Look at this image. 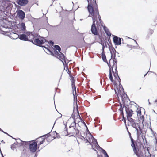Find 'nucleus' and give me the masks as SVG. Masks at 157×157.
I'll return each instance as SVG.
<instances>
[{
    "instance_id": "f257e3e1",
    "label": "nucleus",
    "mask_w": 157,
    "mask_h": 157,
    "mask_svg": "<svg viewBox=\"0 0 157 157\" xmlns=\"http://www.w3.org/2000/svg\"><path fill=\"white\" fill-rule=\"evenodd\" d=\"M93 6L91 4H88L87 7L89 13L88 16L92 18L93 23L91 26V31L92 34L97 35L98 34V30L99 29V26L101 24V20L99 14L98 6L96 3Z\"/></svg>"
},
{
    "instance_id": "f03ea898",
    "label": "nucleus",
    "mask_w": 157,
    "mask_h": 157,
    "mask_svg": "<svg viewBox=\"0 0 157 157\" xmlns=\"http://www.w3.org/2000/svg\"><path fill=\"white\" fill-rule=\"evenodd\" d=\"M78 138L82 140L86 141V143L88 142L92 146L93 149L94 146L96 148H100L97 143V140L95 139L89 132H83L79 133Z\"/></svg>"
},
{
    "instance_id": "7ed1b4c3",
    "label": "nucleus",
    "mask_w": 157,
    "mask_h": 157,
    "mask_svg": "<svg viewBox=\"0 0 157 157\" xmlns=\"http://www.w3.org/2000/svg\"><path fill=\"white\" fill-rule=\"evenodd\" d=\"M125 111L127 113V117L128 120L130 122L131 126L135 128L137 131V135L139 136L141 133L142 130L140 126L139 123H136L135 121L131 117L132 116L133 111L132 109L125 106Z\"/></svg>"
},
{
    "instance_id": "20e7f679",
    "label": "nucleus",
    "mask_w": 157,
    "mask_h": 157,
    "mask_svg": "<svg viewBox=\"0 0 157 157\" xmlns=\"http://www.w3.org/2000/svg\"><path fill=\"white\" fill-rule=\"evenodd\" d=\"M76 111L77 113H76V116H75L74 113H73L71 115V117L73 119L74 122L71 124V126L69 127V134L70 135V136H74L78 137L79 136V130L75 128L74 126H76V119L78 118V116L80 117L79 113L78 111V106L77 102L76 103Z\"/></svg>"
},
{
    "instance_id": "39448f33",
    "label": "nucleus",
    "mask_w": 157,
    "mask_h": 157,
    "mask_svg": "<svg viewBox=\"0 0 157 157\" xmlns=\"http://www.w3.org/2000/svg\"><path fill=\"white\" fill-rule=\"evenodd\" d=\"M110 53H111V58L113 56V53L114 54V58L112 59H111V62H113V65H112V72L113 73V75L115 78H118L120 79L118 75L117 71V61L115 60V52H116L115 50L113 48L112 49V51L110 50Z\"/></svg>"
},
{
    "instance_id": "423d86ee",
    "label": "nucleus",
    "mask_w": 157,
    "mask_h": 157,
    "mask_svg": "<svg viewBox=\"0 0 157 157\" xmlns=\"http://www.w3.org/2000/svg\"><path fill=\"white\" fill-rule=\"evenodd\" d=\"M32 42L34 44L37 45H40L42 44L46 41L45 39L43 37H39L37 34L33 35V37L32 39Z\"/></svg>"
},
{
    "instance_id": "0eeeda50",
    "label": "nucleus",
    "mask_w": 157,
    "mask_h": 157,
    "mask_svg": "<svg viewBox=\"0 0 157 157\" xmlns=\"http://www.w3.org/2000/svg\"><path fill=\"white\" fill-rule=\"evenodd\" d=\"M33 37V35L31 32H28L26 35L25 34L19 35V38L21 40L25 41H31L32 40V39Z\"/></svg>"
},
{
    "instance_id": "6e6552de",
    "label": "nucleus",
    "mask_w": 157,
    "mask_h": 157,
    "mask_svg": "<svg viewBox=\"0 0 157 157\" xmlns=\"http://www.w3.org/2000/svg\"><path fill=\"white\" fill-rule=\"evenodd\" d=\"M37 144L36 142H32L29 144V150L32 152H35L37 148Z\"/></svg>"
},
{
    "instance_id": "1a4fd4ad",
    "label": "nucleus",
    "mask_w": 157,
    "mask_h": 157,
    "mask_svg": "<svg viewBox=\"0 0 157 157\" xmlns=\"http://www.w3.org/2000/svg\"><path fill=\"white\" fill-rule=\"evenodd\" d=\"M17 15L20 19L23 20L25 18V14L22 10H19L17 13Z\"/></svg>"
},
{
    "instance_id": "9d476101",
    "label": "nucleus",
    "mask_w": 157,
    "mask_h": 157,
    "mask_svg": "<svg viewBox=\"0 0 157 157\" xmlns=\"http://www.w3.org/2000/svg\"><path fill=\"white\" fill-rule=\"evenodd\" d=\"M111 59H110L109 63L107 62V63L108 65V66L109 67V79L112 82H113V78L112 72H111V71L112 70V69L111 68L112 64H111Z\"/></svg>"
},
{
    "instance_id": "9b49d317",
    "label": "nucleus",
    "mask_w": 157,
    "mask_h": 157,
    "mask_svg": "<svg viewBox=\"0 0 157 157\" xmlns=\"http://www.w3.org/2000/svg\"><path fill=\"white\" fill-rule=\"evenodd\" d=\"M113 41L115 45H120L121 42V38L114 36L113 38Z\"/></svg>"
},
{
    "instance_id": "f8f14e48",
    "label": "nucleus",
    "mask_w": 157,
    "mask_h": 157,
    "mask_svg": "<svg viewBox=\"0 0 157 157\" xmlns=\"http://www.w3.org/2000/svg\"><path fill=\"white\" fill-rule=\"evenodd\" d=\"M61 54H59L58 56L59 59L62 61L64 65L66 64L65 58L64 54L61 52Z\"/></svg>"
},
{
    "instance_id": "ddd939ff",
    "label": "nucleus",
    "mask_w": 157,
    "mask_h": 157,
    "mask_svg": "<svg viewBox=\"0 0 157 157\" xmlns=\"http://www.w3.org/2000/svg\"><path fill=\"white\" fill-rule=\"evenodd\" d=\"M7 35H8L10 38L13 39H16L19 38V35L13 32H11L10 33V35L7 34Z\"/></svg>"
},
{
    "instance_id": "4468645a",
    "label": "nucleus",
    "mask_w": 157,
    "mask_h": 157,
    "mask_svg": "<svg viewBox=\"0 0 157 157\" xmlns=\"http://www.w3.org/2000/svg\"><path fill=\"white\" fill-rule=\"evenodd\" d=\"M28 2V0H19L18 4L21 6H24L26 5Z\"/></svg>"
},
{
    "instance_id": "2eb2a0df",
    "label": "nucleus",
    "mask_w": 157,
    "mask_h": 157,
    "mask_svg": "<svg viewBox=\"0 0 157 157\" xmlns=\"http://www.w3.org/2000/svg\"><path fill=\"white\" fill-rule=\"evenodd\" d=\"M64 125L65 128H64V130L62 131L61 133L62 135L67 136L68 135H69V129L67 130V129L66 128V125L65 124Z\"/></svg>"
},
{
    "instance_id": "dca6fc26",
    "label": "nucleus",
    "mask_w": 157,
    "mask_h": 157,
    "mask_svg": "<svg viewBox=\"0 0 157 157\" xmlns=\"http://www.w3.org/2000/svg\"><path fill=\"white\" fill-rule=\"evenodd\" d=\"M32 141H21V143H19V145L21 146V145H24V146H26V145H29L31 143Z\"/></svg>"
},
{
    "instance_id": "f3484780",
    "label": "nucleus",
    "mask_w": 157,
    "mask_h": 157,
    "mask_svg": "<svg viewBox=\"0 0 157 157\" xmlns=\"http://www.w3.org/2000/svg\"><path fill=\"white\" fill-rule=\"evenodd\" d=\"M18 142L16 141V142L14 143L13 144L11 145V149L13 150H14L18 146Z\"/></svg>"
},
{
    "instance_id": "a211bd4d",
    "label": "nucleus",
    "mask_w": 157,
    "mask_h": 157,
    "mask_svg": "<svg viewBox=\"0 0 157 157\" xmlns=\"http://www.w3.org/2000/svg\"><path fill=\"white\" fill-rule=\"evenodd\" d=\"M103 28H104V29L106 34V35L108 36H110L111 34V33H110V32H109V29H108V28L107 27H105V26H104L103 27Z\"/></svg>"
},
{
    "instance_id": "6ab92c4d",
    "label": "nucleus",
    "mask_w": 157,
    "mask_h": 157,
    "mask_svg": "<svg viewBox=\"0 0 157 157\" xmlns=\"http://www.w3.org/2000/svg\"><path fill=\"white\" fill-rule=\"evenodd\" d=\"M137 116L140 117L141 121L143 122L144 121V117L143 115H141V112L140 110H138L137 112Z\"/></svg>"
},
{
    "instance_id": "aec40b11",
    "label": "nucleus",
    "mask_w": 157,
    "mask_h": 157,
    "mask_svg": "<svg viewBox=\"0 0 157 157\" xmlns=\"http://www.w3.org/2000/svg\"><path fill=\"white\" fill-rule=\"evenodd\" d=\"M121 89L122 90V92L121 91H120V92H119V93L117 94V96H118V98H119V97L120 96L121 98L122 101H123V96L122 95L123 94H124V93L123 89V88L122 89L121 88Z\"/></svg>"
},
{
    "instance_id": "412c9836",
    "label": "nucleus",
    "mask_w": 157,
    "mask_h": 157,
    "mask_svg": "<svg viewBox=\"0 0 157 157\" xmlns=\"http://www.w3.org/2000/svg\"><path fill=\"white\" fill-rule=\"evenodd\" d=\"M124 106H123L122 104H120V107L119 109V110L120 111L122 115L123 118H124L123 116V109Z\"/></svg>"
},
{
    "instance_id": "4be33fe9",
    "label": "nucleus",
    "mask_w": 157,
    "mask_h": 157,
    "mask_svg": "<svg viewBox=\"0 0 157 157\" xmlns=\"http://www.w3.org/2000/svg\"><path fill=\"white\" fill-rule=\"evenodd\" d=\"M20 27L22 30L23 31L25 30L26 27L24 23H22L21 25H20Z\"/></svg>"
},
{
    "instance_id": "5701e85b",
    "label": "nucleus",
    "mask_w": 157,
    "mask_h": 157,
    "mask_svg": "<svg viewBox=\"0 0 157 157\" xmlns=\"http://www.w3.org/2000/svg\"><path fill=\"white\" fill-rule=\"evenodd\" d=\"M71 83L72 88H73V87L74 86V90H75V92L74 91L73 92V94L74 96V98H75V94H76V87L75 86V83L74 82H72Z\"/></svg>"
},
{
    "instance_id": "b1692460",
    "label": "nucleus",
    "mask_w": 157,
    "mask_h": 157,
    "mask_svg": "<svg viewBox=\"0 0 157 157\" xmlns=\"http://www.w3.org/2000/svg\"><path fill=\"white\" fill-rule=\"evenodd\" d=\"M133 150L134 153L136 154L138 157H140L139 154L138 153L137 150L136 149V147H134L133 148Z\"/></svg>"
},
{
    "instance_id": "393cba45",
    "label": "nucleus",
    "mask_w": 157,
    "mask_h": 157,
    "mask_svg": "<svg viewBox=\"0 0 157 157\" xmlns=\"http://www.w3.org/2000/svg\"><path fill=\"white\" fill-rule=\"evenodd\" d=\"M49 135V133H48V134H47L46 135H44L41 136L39 138H38L36 139V142H37L39 140H40V139H43L42 138L41 139V138L43 137H44V136H45V137H46V136H48Z\"/></svg>"
},
{
    "instance_id": "a878e982",
    "label": "nucleus",
    "mask_w": 157,
    "mask_h": 157,
    "mask_svg": "<svg viewBox=\"0 0 157 157\" xmlns=\"http://www.w3.org/2000/svg\"><path fill=\"white\" fill-rule=\"evenodd\" d=\"M54 47L56 50H57L59 51V52H60L61 50V48L58 45H56L54 46Z\"/></svg>"
},
{
    "instance_id": "bb28decb",
    "label": "nucleus",
    "mask_w": 157,
    "mask_h": 157,
    "mask_svg": "<svg viewBox=\"0 0 157 157\" xmlns=\"http://www.w3.org/2000/svg\"><path fill=\"white\" fill-rule=\"evenodd\" d=\"M102 59L103 60L104 62H107L106 56L105 54L102 55Z\"/></svg>"
},
{
    "instance_id": "cd10ccee",
    "label": "nucleus",
    "mask_w": 157,
    "mask_h": 157,
    "mask_svg": "<svg viewBox=\"0 0 157 157\" xmlns=\"http://www.w3.org/2000/svg\"><path fill=\"white\" fill-rule=\"evenodd\" d=\"M44 141H45V139H43V140H42L40 141L39 143H38V146H39L41 144H43Z\"/></svg>"
},
{
    "instance_id": "c85d7f7f",
    "label": "nucleus",
    "mask_w": 157,
    "mask_h": 157,
    "mask_svg": "<svg viewBox=\"0 0 157 157\" xmlns=\"http://www.w3.org/2000/svg\"><path fill=\"white\" fill-rule=\"evenodd\" d=\"M44 47L48 51V52H46L47 53H52V52L50 50H49L48 48H46L45 47Z\"/></svg>"
},
{
    "instance_id": "c756f323",
    "label": "nucleus",
    "mask_w": 157,
    "mask_h": 157,
    "mask_svg": "<svg viewBox=\"0 0 157 157\" xmlns=\"http://www.w3.org/2000/svg\"><path fill=\"white\" fill-rule=\"evenodd\" d=\"M131 145L133 148L134 147H136L135 144L134 143V142H132Z\"/></svg>"
},
{
    "instance_id": "7c9ffc66",
    "label": "nucleus",
    "mask_w": 157,
    "mask_h": 157,
    "mask_svg": "<svg viewBox=\"0 0 157 157\" xmlns=\"http://www.w3.org/2000/svg\"><path fill=\"white\" fill-rule=\"evenodd\" d=\"M102 46V50H103V52H104V48H105V46H104V44H101Z\"/></svg>"
},
{
    "instance_id": "2f4dec72",
    "label": "nucleus",
    "mask_w": 157,
    "mask_h": 157,
    "mask_svg": "<svg viewBox=\"0 0 157 157\" xmlns=\"http://www.w3.org/2000/svg\"><path fill=\"white\" fill-rule=\"evenodd\" d=\"M4 28H9L10 27V25H3L2 26Z\"/></svg>"
},
{
    "instance_id": "473e14b6",
    "label": "nucleus",
    "mask_w": 157,
    "mask_h": 157,
    "mask_svg": "<svg viewBox=\"0 0 157 157\" xmlns=\"http://www.w3.org/2000/svg\"><path fill=\"white\" fill-rule=\"evenodd\" d=\"M102 152L104 155L106 154L107 153L106 152L105 150H104L103 149H102Z\"/></svg>"
},
{
    "instance_id": "72a5a7b5",
    "label": "nucleus",
    "mask_w": 157,
    "mask_h": 157,
    "mask_svg": "<svg viewBox=\"0 0 157 157\" xmlns=\"http://www.w3.org/2000/svg\"><path fill=\"white\" fill-rule=\"evenodd\" d=\"M49 42H50V43H50L52 45V46H53V45H54V43L53 42H52V41H49Z\"/></svg>"
},
{
    "instance_id": "f704fd0d",
    "label": "nucleus",
    "mask_w": 157,
    "mask_h": 157,
    "mask_svg": "<svg viewBox=\"0 0 157 157\" xmlns=\"http://www.w3.org/2000/svg\"><path fill=\"white\" fill-rule=\"evenodd\" d=\"M71 82H74V78L73 77H72L71 79Z\"/></svg>"
},
{
    "instance_id": "c9c22d12",
    "label": "nucleus",
    "mask_w": 157,
    "mask_h": 157,
    "mask_svg": "<svg viewBox=\"0 0 157 157\" xmlns=\"http://www.w3.org/2000/svg\"><path fill=\"white\" fill-rule=\"evenodd\" d=\"M130 138H131V142H134V140L133 139V138H132L131 136H130Z\"/></svg>"
},
{
    "instance_id": "e433bc0d",
    "label": "nucleus",
    "mask_w": 157,
    "mask_h": 157,
    "mask_svg": "<svg viewBox=\"0 0 157 157\" xmlns=\"http://www.w3.org/2000/svg\"><path fill=\"white\" fill-rule=\"evenodd\" d=\"M67 72L70 75V73H71V71L68 69V71Z\"/></svg>"
},
{
    "instance_id": "4c0bfd02",
    "label": "nucleus",
    "mask_w": 157,
    "mask_h": 157,
    "mask_svg": "<svg viewBox=\"0 0 157 157\" xmlns=\"http://www.w3.org/2000/svg\"><path fill=\"white\" fill-rule=\"evenodd\" d=\"M55 54H59L58 52L57 51H56L55 52Z\"/></svg>"
},
{
    "instance_id": "58836bf2",
    "label": "nucleus",
    "mask_w": 157,
    "mask_h": 157,
    "mask_svg": "<svg viewBox=\"0 0 157 157\" xmlns=\"http://www.w3.org/2000/svg\"><path fill=\"white\" fill-rule=\"evenodd\" d=\"M105 155L106 156V157H109L107 153H106V154H105Z\"/></svg>"
},
{
    "instance_id": "ea45409f",
    "label": "nucleus",
    "mask_w": 157,
    "mask_h": 157,
    "mask_svg": "<svg viewBox=\"0 0 157 157\" xmlns=\"http://www.w3.org/2000/svg\"><path fill=\"white\" fill-rule=\"evenodd\" d=\"M127 130H128V132L129 134V135H130V136H131V134H130V133L128 132V128H127Z\"/></svg>"
},
{
    "instance_id": "a19ab883",
    "label": "nucleus",
    "mask_w": 157,
    "mask_h": 157,
    "mask_svg": "<svg viewBox=\"0 0 157 157\" xmlns=\"http://www.w3.org/2000/svg\"><path fill=\"white\" fill-rule=\"evenodd\" d=\"M148 101L149 102V105L151 103H150V102H149V99H148Z\"/></svg>"
},
{
    "instance_id": "79ce46f5",
    "label": "nucleus",
    "mask_w": 157,
    "mask_h": 157,
    "mask_svg": "<svg viewBox=\"0 0 157 157\" xmlns=\"http://www.w3.org/2000/svg\"><path fill=\"white\" fill-rule=\"evenodd\" d=\"M3 132V133H4L6 134H7V135H8L7 133H6V132H4V131H3V132Z\"/></svg>"
},
{
    "instance_id": "37998d69",
    "label": "nucleus",
    "mask_w": 157,
    "mask_h": 157,
    "mask_svg": "<svg viewBox=\"0 0 157 157\" xmlns=\"http://www.w3.org/2000/svg\"><path fill=\"white\" fill-rule=\"evenodd\" d=\"M0 131H1L2 132H3V131L0 128Z\"/></svg>"
},
{
    "instance_id": "c03bdc74",
    "label": "nucleus",
    "mask_w": 157,
    "mask_h": 157,
    "mask_svg": "<svg viewBox=\"0 0 157 157\" xmlns=\"http://www.w3.org/2000/svg\"><path fill=\"white\" fill-rule=\"evenodd\" d=\"M155 103H156V102H157V100H155Z\"/></svg>"
},
{
    "instance_id": "a18cd8bd",
    "label": "nucleus",
    "mask_w": 157,
    "mask_h": 157,
    "mask_svg": "<svg viewBox=\"0 0 157 157\" xmlns=\"http://www.w3.org/2000/svg\"><path fill=\"white\" fill-rule=\"evenodd\" d=\"M147 73H146L144 75V76H146V75H147Z\"/></svg>"
},
{
    "instance_id": "49530a36",
    "label": "nucleus",
    "mask_w": 157,
    "mask_h": 157,
    "mask_svg": "<svg viewBox=\"0 0 157 157\" xmlns=\"http://www.w3.org/2000/svg\"><path fill=\"white\" fill-rule=\"evenodd\" d=\"M153 32V31L152 30H151V33H152Z\"/></svg>"
},
{
    "instance_id": "de8ad7c7",
    "label": "nucleus",
    "mask_w": 157,
    "mask_h": 157,
    "mask_svg": "<svg viewBox=\"0 0 157 157\" xmlns=\"http://www.w3.org/2000/svg\"><path fill=\"white\" fill-rule=\"evenodd\" d=\"M134 40L136 42V43L138 45V44L137 43L136 41L135 40Z\"/></svg>"
},
{
    "instance_id": "09e8293b",
    "label": "nucleus",
    "mask_w": 157,
    "mask_h": 157,
    "mask_svg": "<svg viewBox=\"0 0 157 157\" xmlns=\"http://www.w3.org/2000/svg\"><path fill=\"white\" fill-rule=\"evenodd\" d=\"M75 108L74 107V110H73L74 113L75 112Z\"/></svg>"
},
{
    "instance_id": "8fccbe9b",
    "label": "nucleus",
    "mask_w": 157,
    "mask_h": 157,
    "mask_svg": "<svg viewBox=\"0 0 157 157\" xmlns=\"http://www.w3.org/2000/svg\"><path fill=\"white\" fill-rule=\"evenodd\" d=\"M84 124H85V126H86V125L84 123Z\"/></svg>"
},
{
    "instance_id": "3c124183",
    "label": "nucleus",
    "mask_w": 157,
    "mask_h": 157,
    "mask_svg": "<svg viewBox=\"0 0 157 157\" xmlns=\"http://www.w3.org/2000/svg\"><path fill=\"white\" fill-rule=\"evenodd\" d=\"M57 120V119H56V121H55V122H56V121Z\"/></svg>"
},
{
    "instance_id": "603ef678",
    "label": "nucleus",
    "mask_w": 157,
    "mask_h": 157,
    "mask_svg": "<svg viewBox=\"0 0 157 157\" xmlns=\"http://www.w3.org/2000/svg\"><path fill=\"white\" fill-rule=\"evenodd\" d=\"M147 150L148 151V149H147Z\"/></svg>"
},
{
    "instance_id": "864d4df0",
    "label": "nucleus",
    "mask_w": 157,
    "mask_h": 157,
    "mask_svg": "<svg viewBox=\"0 0 157 157\" xmlns=\"http://www.w3.org/2000/svg\"><path fill=\"white\" fill-rule=\"evenodd\" d=\"M156 20H157V19H156Z\"/></svg>"
}]
</instances>
